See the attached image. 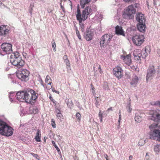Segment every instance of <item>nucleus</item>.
<instances>
[{"mask_svg": "<svg viewBox=\"0 0 160 160\" xmlns=\"http://www.w3.org/2000/svg\"><path fill=\"white\" fill-rule=\"evenodd\" d=\"M133 54L134 59L136 60H141L142 58L144 59L148 55L145 52H144L143 51H142V53H138L137 50L134 51Z\"/></svg>", "mask_w": 160, "mask_h": 160, "instance_id": "obj_12", "label": "nucleus"}, {"mask_svg": "<svg viewBox=\"0 0 160 160\" xmlns=\"http://www.w3.org/2000/svg\"><path fill=\"white\" fill-rule=\"evenodd\" d=\"M48 11L49 13H50L52 12V10H51L49 9L48 8Z\"/></svg>", "mask_w": 160, "mask_h": 160, "instance_id": "obj_60", "label": "nucleus"}, {"mask_svg": "<svg viewBox=\"0 0 160 160\" xmlns=\"http://www.w3.org/2000/svg\"><path fill=\"white\" fill-rule=\"evenodd\" d=\"M131 55L130 54H129L126 56H124L123 57V60L124 62H125V63L126 64L129 66L130 65L132 62V60L131 59Z\"/></svg>", "mask_w": 160, "mask_h": 160, "instance_id": "obj_19", "label": "nucleus"}, {"mask_svg": "<svg viewBox=\"0 0 160 160\" xmlns=\"http://www.w3.org/2000/svg\"><path fill=\"white\" fill-rule=\"evenodd\" d=\"M103 88L105 90H109L108 83L104 82L102 84Z\"/></svg>", "mask_w": 160, "mask_h": 160, "instance_id": "obj_27", "label": "nucleus"}, {"mask_svg": "<svg viewBox=\"0 0 160 160\" xmlns=\"http://www.w3.org/2000/svg\"><path fill=\"white\" fill-rule=\"evenodd\" d=\"M132 156L131 155H130L129 157V160H132Z\"/></svg>", "mask_w": 160, "mask_h": 160, "instance_id": "obj_58", "label": "nucleus"}, {"mask_svg": "<svg viewBox=\"0 0 160 160\" xmlns=\"http://www.w3.org/2000/svg\"><path fill=\"white\" fill-rule=\"evenodd\" d=\"M144 52H145V53H147V54H149L151 52V49L150 46H146L145 48Z\"/></svg>", "mask_w": 160, "mask_h": 160, "instance_id": "obj_26", "label": "nucleus"}, {"mask_svg": "<svg viewBox=\"0 0 160 160\" xmlns=\"http://www.w3.org/2000/svg\"><path fill=\"white\" fill-rule=\"evenodd\" d=\"M154 105L156 106H160V101H158L154 103Z\"/></svg>", "mask_w": 160, "mask_h": 160, "instance_id": "obj_50", "label": "nucleus"}, {"mask_svg": "<svg viewBox=\"0 0 160 160\" xmlns=\"http://www.w3.org/2000/svg\"><path fill=\"white\" fill-rule=\"evenodd\" d=\"M38 96V94L34 91L28 89L26 91L18 92L15 96L20 102L31 103L32 100H35L37 98Z\"/></svg>", "mask_w": 160, "mask_h": 160, "instance_id": "obj_1", "label": "nucleus"}, {"mask_svg": "<svg viewBox=\"0 0 160 160\" xmlns=\"http://www.w3.org/2000/svg\"><path fill=\"white\" fill-rule=\"evenodd\" d=\"M104 157L105 158H106V160H109V159L108 158V156L107 154H105L104 155Z\"/></svg>", "mask_w": 160, "mask_h": 160, "instance_id": "obj_54", "label": "nucleus"}, {"mask_svg": "<svg viewBox=\"0 0 160 160\" xmlns=\"http://www.w3.org/2000/svg\"><path fill=\"white\" fill-rule=\"evenodd\" d=\"M83 35L87 41H89L92 39L94 33L91 30L88 29L85 32L83 33Z\"/></svg>", "mask_w": 160, "mask_h": 160, "instance_id": "obj_14", "label": "nucleus"}, {"mask_svg": "<svg viewBox=\"0 0 160 160\" xmlns=\"http://www.w3.org/2000/svg\"><path fill=\"white\" fill-rule=\"evenodd\" d=\"M130 68H129V69L131 71H137V66H135L134 65H132L130 66Z\"/></svg>", "mask_w": 160, "mask_h": 160, "instance_id": "obj_32", "label": "nucleus"}, {"mask_svg": "<svg viewBox=\"0 0 160 160\" xmlns=\"http://www.w3.org/2000/svg\"><path fill=\"white\" fill-rule=\"evenodd\" d=\"M39 130H38L36 136H35L34 138L36 141L38 142H40V138L39 136Z\"/></svg>", "mask_w": 160, "mask_h": 160, "instance_id": "obj_29", "label": "nucleus"}, {"mask_svg": "<svg viewBox=\"0 0 160 160\" xmlns=\"http://www.w3.org/2000/svg\"><path fill=\"white\" fill-rule=\"evenodd\" d=\"M146 140L141 139L138 142V146H143L146 142Z\"/></svg>", "mask_w": 160, "mask_h": 160, "instance_id": "obj_31", "label": "nucleus"}, {"mask_svg": "<svg viewBox=\"0 0 160 160\" xmlns=\"http://www.w3.org/2000/svg\"><path fill=\"white\" fill-rule=\"evenodd\" d=\"M29 72L27 69H23L19 71L17 74L18 78L22 81L26 82L29 79L28 76Z\"/></svg>", "mask_w": 160, "mask_h": 160, "instance_id": "obj_7", "label": "nucleus"}, {"mask_svg": "<svg viewBox=\"0 0 160 160\" xmlns=\"http://www.w3.org/2000/svg\"><path fill=\"white\" fill-rule=\"evenodd\" d=\"M33 110L32 107L29 108L28 111V113L29 114L33 113Z\"/></svg>", "mask_w": 160, "mask_h": 160, "instance_id": "obj_41", "label": "nucleus"}, {"mask_svg": "<svg viewBox=\"0 0 160 160\" xmlns=\"http://www.w3.org/2000/svg\"><path fill=\"white\" fill-rule=\"evenodd\" d=\"M92 10L91 8L89 6H88L85 8L82 11V18L81 21L78 20L79 23L80 27L82 32H83L84 30V26L82 23V21H85L88 18V16L91 14Z\"/></svg>", "mask_w": 160, "mask_h": 160, "instance_id": "obj_5", "label": "nucleus"}, {"mask_svg": "<svg viewBox=\"0 0 160 160\" xmlns=\"http://www.w3.org/2000/svg\"><path fill=\"white\" fill-rule=\"evenodd\" d=\"M7 26L2 25L0 27V35H5L8 32L9 30L6 28Z\"/></svg>", "mask_w": 160, "mask_h": 160, "instance_id": "obj_18", "label": "nucleus"}, {"mask_svg": "<svg viewBox=\"0 0 160 160\" xmlns=\"http://www.w3.org/2000/svg\"><path fill=\"white\" fill-rule=\"evenodd\" d=\"M60 6L61 8L62 9V10L63 12H65V9H64V7L62 6L61 4V3L60 4Z\"/></svg>", "mask_w": 160, "mask_h": 160, "instance_id": "obj_51", "label": "nucleus"}, {"mask_svg": "<svg viewBox=\"0 0 160 160\" xmlns=\"http://www.w3.org/2000/svg\"><path fill=\"white\" fill-rule=\"evenodd\" d=\"M52 143L53 145L55 147V148H56V149L57 150V151L58 152H60V150L58 148L57 146V145L56 144L55 142L53 141H52Z\"/></svg>", "mask_w": 160, "mask_h": 160, "instance_id": "obj_34", "label": "nucleus"}, {"mask_svg": "<svg viewBox=\"0 0 160 160\" xmlns=\"http://www.w3.org/2000/svg\"><path fill=\"white\" fill-rule=\"evenodd\" d=\"M22 54L23 56L25 57L26 58V56H27V53L25 52H23Z\"/></svg>", "mask_w": 160, "mask_h": 160, "instance_id": "obj_57", "label": "nucleus"}, {"mask_svg": "<svg viewBox=\"0 0 160 160\" xmlns=\"http://www.w3.org/2000/svg\"><path fill=\"white\" fill-rule=\"evenodd\" d=\"M51 88L52 91L53 92H55L56 93L59 94V91H57L55 90L54 88H53L52 86H51Z\"/></svg>", "mask_w": 160, "mask_h": 160, "instance_id": "obj_45", "label": "nucleus"}, {"mask_svg": "<svg viewBox=\"0 0 160 160\" xmlns=\"http://www.w3.org/2000/svg\"><path fill=\"white\" fill-rule=\"evenodd\" d=\"M110 110H111V111H112V108H109L108 109L107 111H109Z\"/></svg>", "mask_w": 160, "mask_h": 160, "instance_id": "obj_61", "label": "nucleus"}, {"mask_svg": "<svg viewBox=\"0 0 160 160\" xmlns=\"http://www.w3.org/2000/svg\"><path fill=\"white\" fill-rule=\"evenodd\" d=\"M138 30L140 32H144L146 26L145 22L138 23L137 25Z\"/></svg>", "mask_w": 160, "mask_h": 160, "instance_id": "obj_17", "label": "nucleus"}, {"mask_svg": "<svg viewBox=\"0 0 160 160\" xmlns=\"http://www.w3.org/2000/svg\"><path fill=\"white\" fill-rule=\"evenodd\" d=\"M98 69L100 70L99 72L100 73L102 72V71H101V67L100 65H99L98 67Z\"/></svg>", "mask_w": 160, "mask_h": 160, "instance_id": "obj_55", "label": "nucleus"}, {"mask_svg": "<svg viewBox=\"0 0 160 160\" xmlns=\"http://www.w3.org/2000/svg\"><path fill=\"white\" fill-rule=\"evenodd\" d=\"M47 138H48L47 137H44V141L45 142H46V140L47 139Z\"/></svg>", "mask_w": 160, "mask_h": 160, "instance_id": "obj_62", "label": "nucleus"}, {"mask_svg": "<svg viewBox=\"0 0 160 160\" xmlns=\"http://www.w3.org/2000/svg\"><path fill=\"white\" fill-rule=\"evenodd\" d=\"M136 20L138 23L145 22L144 15L141 12H138L136 13Z\"/></svg>", "mask_w": 160, "mask_h": 160, "instance_id": "obj_15", "label": "nucleus"}, {"mask_svg": "<svg viewBox=\"0 0 160 160\" xmlns=\"http://www.w3.org/2000/svg\"><path fill=\"white\" fill-rule=\"evenodd\" d=\"M10 62L12 64L20 68L24 65V61L20 55V53L18 52L12 53L11 55Z\"/></svg>", "mask_w": 160, "mask_h": 160, "instance_id": "obj_2", "label": "nucleus"}, {"mask_svg": "<svg viewBox=\"0 0 160 160\" xmlns=\"http://www.w3.org/2000/svg\"><path fill=\"white\" fill-rule=\"evenodd\" d=\"M100 101H98V100L95 101V104L96 106L98 108V107L100 106V104H99V102Z\"/></svg>", "mask_w": 160, "mask_h": 160, "instance_id": "obj_46", "label": "nucleus"}, {"mask_svg": "<svg viewBox=\"0 0 160 160\" xmlns=\"http://www.w3.org/2000/svg\"><path fill=\"white\" fill-rule=\"evenodd\" d=\"M126 108L128 112L129 113H130L132 110V108H131V104L130 103H129L127 104Z\"/></svg>", "mask_w": 160, "mask_h": 160, "instance_id": "obj_33", "label": "nucleus"}, {"mask_svg": "<svg viewBox=\"0 0 160 160\" xmlns=\"http://www.w3.org/2000/svg\"><path fill=\"white\" fill-rule=\"evenodd\" d=\"M51 125L53 128H56V124L55 121L53 119H52L51 120Z\"/></svg>", "mask_w": 160, "mask_h": 160, "instance_id": "obj_36", "label": "nucleus"}, {"mask_svg": "<svg viewBox=\"0 0 160 160\" xmlns=\"http://www.w3.org/2000/svg\"><path fill=\"white\" fill-rule=\"evenodd\" d=\"M13 129L5 122L0 119V134L6 136H11L13 133Z\"/></svg>", "mask_w": 160, "mask_h": 160, "instance_id": "obj_3", "label": "nucleus"}, {"mask_svg": "<svg viewBox=\"0 0 160 160\" xmlns=\"http://www.w3.org/2000/svg\"><path fill=\"white\" fill-rule=\"evenodd\" d=\"M156 70L154 67H149L147 70V74L146 77L147 81L149 79L152 78L155 75Z\"/></svg>", "mask_w": 160, "mask_h": 160, "instance_id": "obj_13", "label": "nucleus"}, {"mask_svg": "<svg viewBox=\"0 0 160 160\" xmlns=\"http://www.w3.org/2000/svg\"><path fill=\"white\" fill-rule=\"evenodd\" d=\"M121 115H119V119L118 120H121Z\"/></svg>", "mask_w": 160, "mask_h": 160, "instance_id": "obj_63", "label": "nucleus"}, {"mask_svg": "<svg viewBox=\"0 0 160 160\" xmlns=\"http://www.w3.org/2000/svg\"><path fill=\"white\" fill-rule=\"evenodd\" d=\"M91 2L90 0H80V5L81 8L82 9H85V5Z\"/></svg>", "mask_w": 160, "mask_h": 160, "instance_id": "obj_20", "label": "nucleus"}, {"mask_svg": "<svg viewBox=\"0 0 160 160\" xmlns=\"http://www.w3.org/2000/svg\"><path fill=\"white\" fill-rule=\"evenodd\" d=\"M33 7V5H32V4H31L29 6V13H30L31 14H32V8Z\"/></svg>", "mask_w": 160, "mask_h": 160, "instance_id": "obj_40", "label": "nucleus"}, {"mask_svg": "<svg viewBox=\"0 0 160 160\" xmlns=\"http://www.w3.org/2000/svg\"><path fill=\"white\" fill-rule=\"evenodd\" d=\"M77 14L76 15V17L77 18V20H80V21H81L82 20V14H81V11L80 10V9H77Z\"/></svg>", "mask_w": 160, "mask_h": 160, "instance_id": "obj_22", "label": "nucleus"}, {"mask_svg": "<svg viewBox=\"0 0 160 160\" xmlns=\"http://www.w3.org/2000/svg\"><path fill=\"white\" fill-rule=\"evenodd\" d=\"M136 13V9L132 4L128 6L123 11L122 15V18L128 20L133 19L134 15Z\"/></svg>", "mask_w": 160, "mask_h": 160, "instance_id": "obj_4", "label": "nucleus"}, {"mask_svg": "<svg viewBox=\"0 0 160 160\" xmlns=\"http://www.w3.org/2000/svg\"><path fill=\"white\" fill-rule=\"evenodd\" d=\"M64 62L66 63V64L67 66H68L69 67H70V64L69 62V60H68V59L65 60L64 61Z\"/></svg>", "mask_w": 160, "mask_h": 160, "instance_id": "obj_48", "label": "nucleus"}, {"mask_svg": "<svg viewBox=\"0 0 160 160\" xmlns=\"http://www.w3.org/2000/svg\"><path fill=\"white\" fill-rule=\"evenodd\" d=\"M1 50L0 49V54L4 55L10 53L12 51V45L8 43H3L1 46Z\"/></svg>", "mask_w": 160, "mask_h": 160, "instance_id": "obj_6", "label": "nucleus"}, {"mask_svg": "<svg viewBox=\"0 0 160 160\" xmlns=\"http://www.w3.org/2000/svg\"><path fill=\"white\" fill-rule=\"evenodd\" d=\"M101 110H100L98 114V116L99 118H101L102 117V114L101 112Z\"/></svg>", "mask_w": 160, "mask_h": 160, "instance_id": "obj_52", "label": "nucleus"}, {"mask_svg": "<svg viewBox=\"0 0 160 160\" xmlns=\"http://www.w3.org/2000/svg\"><path fill=\"white\" fill-rule=\"evenodd\" d=\"M138 81V77L135 75L132 78L131 82H130V84L131 85H135L137 84Z\"/></svg>", "mask_w": 160, "mask_h": 160, "instance_id": "obj_21", "label": "nucleus"}, {"mask_svg": "<svg viewBox=\"0 0 160 160\" xmlns=\"http://www.w3.org/2000/svg\"><path fill=\"white\" fill-rule=\"evenodd\" d=\"M153 128V131L151 130L150 132V138L153 140L156 139L160 142V130Z\"/></svg>", "mask_w": 160, "mask_h": 160, "instance_id": "obj_9", "label": "nucleus"}, {"mask_svg": "<svg viewBox=\"0 0 160 160\" xmlns=\"http://www.w3.org/2000/svg\"><path fill=\"white\" fill-rule=\"evenodd\" d=\"M74 27L76 31H78V28L77 27V26H76V25H74Z\"/></svg>", "mask_w": 160, "mask_h": 160, "instance_id": "obj_59", "label": "nucleus"}, {"mask_svg": "<svg viewBox=\"0 0 160 160\" xmlns=\"http://www.w3.org/2000/svg\"><path fill=\"white\" fill-rule=\"evenodd\" d=\"M112 36H111L108 34H105L100 39V46L101 47H104L107 46L110 42L112 38Z\"/></svg>", "mask_w": 160, "mask_h": 160, "instance_id": "obj_8", "label": "nucleus"}, {"mask_svg": "<svg viewBox=\"0 0 160 160\" xmlns=\"http://www.w3.org/2000/svg\"><path fill=\"white\" fill-rule=\"evenodd\" d=\"M63 59H64V61L66 60H68L67 56L66 55H65L64 56Z\"/></svg>", "mask_w": 160, "mask_h": 160, "instance_id": "obj_56", "label": "nucleus"}, {"mask_svg": "<svg viewBox=\"0 0 160 160\" xmlns=\"http://www.w3.org/2000/svg\"><path fill=\"white\" fill-rule=\"evenodd\" d=\"M157 71L158 73V76H160V66H158Z\"/></svg>", "mask_w": 160, "mask_h": 160, "instance_id": "obj_49", "label": "nucleus"}, {"mask_svg": "<svg viewBox=\"0 0 160 160\" xmlns=\"http://www.w3.org/2000/svg\"><path fill=\"white\" fill-rule=\"evenodd\" d=\"M144 37L143 35H136L132 38L133 43L138 46H140L144 41Z\"/></svg>", "mask_w": 160, "mask_h": 160, "instance_id": "obj_10", "label": "nucleus"}, {"mask_svg": "<svg viewBox=\"0 0 160 160\" xmlns=\"http://www.w3.org/2000/svg\"><path fill=\"white\" fill-rule=\"evenodd\" d=\"M123 70L122 68L119 66H117L114 68L113 70V75L118 79H121L123 76Z\"/></svg>", "mask_w": 160, "mask_h": 160, "instance_id": "obj_11", "label": "nucleus"}, {"mask_svg": "<svg viewBox=\"0 0 160 160\" xmlns=\"http://www.w3.org/2000/svg\"><path fill=\"white\" fill-rule=\"evenodd\" d=\"M67 105L68 108H70L73 104L72 100L70 99H66L65 100Z\"/></svg>", "mask_w": 160, "mask_h": 160, "instance_id": "obj_24", "label": "nucleus"}, {"mask_svg": "<svg viewBox=\"0 0 160 160\" xmlns=\"http://www.w3.org/2000/svg\"><path fill=\"white\" fill-rule=\"evenodd\" d=\"M154 151L156 154H158L160 151V145L157 144L154 147Z\"/></svg>", "mask_w": 160, "mask_h": 160, "instance_id": "obj_25", "label": "nucleus"}, {"mask_svg": "<svg viewBox=\"0 0 160 160\" xmlns=\"http://www.w3.org/2000/svg\"><path fill=\"white\" fill-rule=\"evenodd\" d=\"M134 118L135 121L138 122H140L142 120V116H140L138 113H137L135 114Z\"/></svg>", "mask_w": 160, "mask_h": 160, "instance_id": "obj_23", "label": "nucleus"}, {"mask_svg": "<svg viewBox=\"0 0 160 160\" xmlns=\"http://www.w3.org/2000/svg\"><path fill=\"white\" fill-rule=\"evenodd\" d=\"M49 98L50 100L53 103L55 104V105H56V102L55 101L53 98H52V96L51 95H50L49 97Z\"/></svg>", "mask_w": 160, "mask_h": 160, "instance_id": "obj_39", "label": "nucleus"}, {"mask_svg": "<svg viewBox=\"0 0 160 160\" xmlns=\"http://www.w3.org/2000/svg\"><path fill=\"white\" fill-rule=\"evenodd\" d=\"M51 79L50 78V76L48 75H47L46 77V79H45V82H48V84L51 85V84L52 83V82H51Z\"/></svg>", "mask_w": 160, "mask_h": 160, "instance_id": "obj_28", "label": "nucleus"}, {"mask_svg": "<svg viewBox=\"0 0 160 160\" xmlns=\"http://www.w3.org/2000/svg\"><path fill=\"white\" fill-rule=\"evenodd\" d=\"M15 92H11L10 93V95L9 96V98L10 101L11 102H12L13 101L12 97L15 95Z\"/></svg>", "mask_w": 160, "mask_h": 160, "instance_id": "obj_35", "label": "nucleus"}, {"mask_svg": "<svg viewBox=\"0 0 160 160\" xmlns=\"http://www.w3.org/2000/svg\"><path fill=\"white\" fill-rule=\"evenodd\" d=\"M52 47L53 48V49L54 50L56 47L55 43L53 39L52 41Z\"/></svg>", "mask_w": 160, "mask_h": 160, "instance_id": "obj_43", "label": "nucleus"}, {"mask_svg": "<svg viewBox=\"0 0 160 160\" xmlns=\"http://www.w3.org/2000/svg\"><path fill=\"white\" fill-rule=\"evenodd\" d=\"M158 53L159 56L160 57V50H159L158 51Z\"/></svg>", "mask_w": 160, "mask_h": 160, "instance_id": "obj_64", "label": "nucleus"}, {"mask_svg": "<svg viewBox=\"0 0 160 160\" xmlns=\"http://www.w3.org/2000/svg\"><path fill=\"white\" fill-rule=\"evenodd\" d=\"M58 112L57 113V116L58 118L61 120V118H62L63 116L62 114L60 113V111L59 110H58Z\"/></svg>", "mask_w": 160, "mask_h": 160, "instance_id": "obj_30", "label": "nucleus"}, {"mask_svg": "<svg viewBox=\"0 0 160 160\" xmlns=\"http://www.w3.org/2000/svg\"><path fill=\"white\" fill-rule=\"evenodd\" d=\"M76 34L78 37L79 39H81V36H80V33H79V31H78H78H76Z\"/></svg>", "mask_w": 160, "mask_h": 160, "instance_id": "obj_44", "label": "nucleus"}, {"mask_svg": "<svg viewBox=\"0 0 160 160\" xmlns=\"http://www.w3.org/2000/svg\"><path fill=\"white\" fill-rule=\"evenodd\" d=\"M115 33L118 35H122L123 36H125L122 28L118 25L115 27Z\"/></svg>", "mask_w": 160, "mask_h": 160, "instance_id": "obj_16", "label": "nucleus"}, {"mask_svg": "<svg viewBox=\"0 0 160 160\" xmlns=\"http://www.w3.org/2000/svg\"><path fill=\"white\" fill-rule=\"evenodd\" d=\"M135 3V4H134V7H135V8H137L140 7L139 4L138 2H137L136 0L135 1V2L133 3Z\"/></svg>", "mask_w": 160, "mask_h": 160, "instance_id": "obj_38", "label": "nucleus"}, {"mask_svg": "<svg viewBox=\"0 0 160 160\" xmlns=\"http://www.w3.org/2000/svg\"><path fill=\"white\" fill-rule=\"evenodd\" d=\"M33 113L36 114L38 112V109L36 107H32Z\"/></svg>", "mask_w": 160, "mask_h": 160, "instance_id": "obj_37", "label": "nucleus"}, {"mask_svg": "<svg viewBox=\"0 0 160 160\" xmlns=\"http://www.w3.org/2000/svg\"><path fill=\"white\" fill-rule=\"evenodd\" d=\"M160 0H153V4L154 5H156L157 4H158Z\"/></svg>", "mask_w": 160, "mask_h": 160, "instance_id": "obj_47", "label": "nucleus"}, {"mask_svg": "<svg viewBox=\"0 0 160 160\" xmlns=\"http://www.w3.org/2000/svg\"><path fill=\"white\" fill-rule=\"evenodd\" d=\"M76 116L78 120H80L81 119V114L79 112H77Z\"/></svg>", "mask_w": 160, "mask_h": 160, "instance_id": "obj_42", "label": "nucleus"}, {"mask_svg": "<svg viewBox=\"0 0 160 160\" xmlns=\"http://www.w3.org/2000/svg\"><path fill=\"white\" fill-rule=\"evenodd\" d=\"M95 101L98 100V101H101V100L100 99V98H99L98 97H97L96 98H95Z\"/></svg>", "mask_w": 160, "mask_h": 160, "instance_id": "obj_53", "label": "nucleus"}]
</instances>
